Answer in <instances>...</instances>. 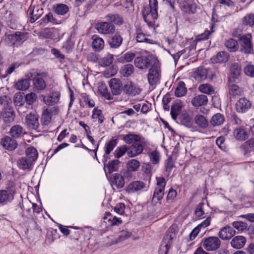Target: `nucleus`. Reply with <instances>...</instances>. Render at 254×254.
Masks as SVG:
<instances>
[{
  "instance_id": "obj_1",
  "label": "nucleus",
  "mask_w": 254,
  "mask_h": 254,
  "mask_svg": "<svg viewBox=\"0 0 254 254\" xmlns=\"http://www.w3.org/2000/svg\"><path fill=\"white\" fill-rule=\"evenodd\" d=\"M149 5L144 7L142 14L144 21L150 26L154 25L155 20L158 18L157 0H149Z\"/></svg>"
},
{
  "instance_id": "obj_2",
  "label": "nucleus",
  "mask_w": 254,
  "mask_h": 254,
  "mask_svg": "<svg viewBox=\"0 0 254 254\" xmlns=\"http://www.w3.org/2000/svg\"><path fill=\"white\" fill-rule=\"evenodd\" d=\"M27 33H8L6 34L5 42L8 45H19L26 39Z\"/></svg>"
},
{
  "instance_id": "obj_3",
  "label": "nucleus",
  "mask_w": 254,
  "mask_h": 254,
  "mask_svg": "<svg viewBox=\"0 0 254 254\" xmlns=\"http://www.w3.org/2000/svg\"><path fill=\"white\" fill-rule=\"evenodd\" d=\"M221 245V241L217 237L211 236L203 239L202 246L207 251H215Z\"/></svg>"
},
{
  "instance_id": "obj_4",
  "label": "nucleus",
  "mask_w": 254,
  "mask_h": 254,
  "mask_svg": "<svg viewBox=\"0 0 254 254\" xmlns=\"http://www.w3.org/2000/svg\"><path fill=\"white\" fill-rule=\"evenodd\" d=\"M146 141L145 139H143L141 141L133 143L129 146H127L128 156L133 158L142 153Z\"/></svg>"
},
{
  "instance_id": "obj_5",
  "label": "nucleus",
  "mask_w": 254,
  "mask_h": 254,
  "mask_svg": "<svg viewBox=\"0 0 254 254\" xmlns=\"http://www.w3.org/2000/svg\"><path fill=\"white\" fill-rule=\"evenodd\" d=\"M251 35H239V42L241 46V51L246 54L251 53L253 51V48L251 43Z\"/></svg>"
},
{
  "instance_id": "obj_6",
  "label": "nucleus",
  "mask_w": 254,
  "mask_h": 254,
  "mask_svg": "<svg viewBox=\"0 0 254 254\" xmlns=\"http://www.w3.org/2000/svg\"><path fill=\"white\" fill-rule=\"evenodd\" d=\"M61 97V93L59 91L52 92L49 95H42L40 98L43 102L47 106H53L59 102Z\"/></svg>"
},
{
  "instance_id": "obj_7",
  "label": "nucleus",
  "mask_w": 254,
  "mask_h": 254,
  "mask_svg": "<svg viewBox=\"0 0 254 254\" xmlns=\"http://www.w3.org/2000/svg\"><path fill=\"white\" fill-rule=\"evenodd\" d=\"M160 71L159 68L157 65L152 66L149 70L148 74V80L149 83L153 85L156 84L159 80Z\"/></svg>"
},
{
  "instance_id": "obj_8",
  "label": "nucleus",
  "mask_w": 254,
  "mask_h": 254,
  "mask_svg": "<svg viewBox=\"0 0 254 254\" xmlns=\"http://www.w3.org/2000/svg\"><path fill=\"white\" fill-rule=\"evenodd\" d=\"M59 112V109L57 107H53L50 109H44L42 112L41 117V122L43 125H49L52 120V116L53 114H57Z\"/></svg>"
},
{
  "instance_id": "obj_9",
  "label": "nucleus",
  "mask_w": 254,
  "mask_h": 254,
  "mask_svg": "<svg viewBox=\"0 0 254 254\" xmlns=\"http://www.w3.org/2000/svg\"><path fill=\"white\" fill-rule=\"evenodd\" d=\"M25 123L29 128L37 129L39 126L38 116L36 114L29 113L25 117Z\"/></svg>"
},
{
  "instance_id": "obj_10",
  "label": "nucleus",
  "mask_w": 254,
  "mask_h": 254,
  "mask_svg": "<svg viewBox=\"0 0 254 254\" xmlns=\"http://www.w3.org/2000/svg\"><path fill=\"white\" fill-rule=\"evenodd\" d=\"M134 64L138 68L147 69L151 64V60L149 56L137 57L134 59Z\"/></svg>"
},
{
  "instance_id": "obj_11",
  "label": "nucleus",
  "mask_w": 254,
  "mask_h": 254,
  "mask_svg": "<svg viewBox=\"0 0 254 254\" xmlns=\"http://www.w3.org/2000/svg\"><path fill=\"white\" fill-rule=\"evenodd\" d=\"M141 89L131 81L127 83L124 87L125 92L130 96L138 95L141 92Z\"/></svg>"
},
{
  "instance_id": "obj_12",
  "label": "nucleus",
  "mask_w": 254,
  "mask_h": 254,
  "mask_svg": "<svg viewBox=\"0 0 254 254\" xmlns=\"http://www.w3.org/2000/svg\"><path fill=\"white\" fill-rule=\"evenodd\" d=\"M109 86L112 92L115 95L120 94L122 91V83L119 79H111L109 81Z\"/></svg>"
},
{
  "instance_id": "obj_13",
  "label": "nucleus",
  "mask_w": 254,
  "mask_h": 254,
  "mask_svg": "<svg viewBox=\"0 0 254 254\" xmlns=\"http://www.w3.org/2000/svg\"><path fill=\"white\" fill-rule=\"evenodd\" d=\"M145 187V184L141 181H135L130 183L126 189L128 193H134L142 190Z\"/></svg>"
},
{
  "instance_id": "obj_14",
  "label": "nucleus",
  "mask_w": 254,
  "mask_h": 254,
  "mask_svg": "<svg viewBox=\"0 0 254 254\" xmlns=\"http://www.w3.org/2000/svg\"><path fill=\"white\" fill-rule=\"evenodd\" d=\"M229 58V55L227 52H220L213 56L210 60L213 64H225L228 62Z\"/></svg>"
},
{
  "instance_id": "obj_15",
  "label": "nucleus",
  "mask_w": 254,
  "mask_h": 254,
  "mask_svg": "<svg viewBox=\"0 0 254 254\" xmlns=\"http://www.w3.org/2000/svg\"><path fill=\"white\" fill-rule=\"evenodd\" d=\"M251 106L250 102L246 98H240L236 104V109L239 113H244L247 111Z\"/></svg>"
},
{
  "instance_id": "obj_16",
  "label": "nucleus",
  "mask_w": 254,
  "mask_h": 254,
  "mask_svg": "<svg viewBox=\"0 0 254 254\" xmlns=\"http://www.w3.org/2000/svg\"><path fill=\"white\" fill-rule=\"evenodd\" d=\"M95 29L98 32H114L115 26L110 22H100L96 23Z\"/></svg>"
},
{
  "instance_id": "obj_17",
  "label": "nucleus",
  "mask_w": 254,
  "mask_h": 254,
  "mask_svg": "<svg viewBox=\"0 0 254 254\" xmlns=\"http://www.w3.org/2000/svg\"><path fill=\"white\" fill-rule=\"evenodd\" d=\"M235 234V231L230 226L222 228L219 232V236L222 240L231 238Z\"/></svg>"
},
{
  "instance_id": "obj_18",
  "label": "nucleus",
  "mask_w": 254,
  "mask_h": 254,
  "mask_svg": "<svg viewBox=\"0 0 254 254\" xmlns=\"http://www.w3.org/2000/svg\"><path fill=\"white\" fill-rule=\"evenodd\" d=\"M14 192L11 190H0V204H5L13 199Z\"/></svg>"
},
{
  "instance_id": "obj_19",
  "label": "nucleus",
  "mask_w": 254,
  "mask_h": 254,
  "mask_svg": "<svg viewBox=\"0 0 254 254\" xmlns=\"http://www.w3.org/2000/svg\"><path fill=\"white\" fill-rule=\"evenodd\" d=\"M246 243V238L242 236L234 237L231 241V246L234 249H240L244 247Z\"/></svg>"
},
{
  "instance_id": "obj_20",
  "label": "nucleus",
  "mask_w": 254,
  "mask_h": 254,
  "mask_svg": "<svg viewBox=\"0 0 254 254\" xmlns=\"http://www.w3.org/2000/svg\"><path fill=\"white\" fill-rule=\"evenodd\" d=\"M144 139L140 135L134 133H129L127 134L124 135L123 137V140L127 144H133L142 140Z\"/></svg>"
},
{
  "instance_id": "obj_21",
  "label": "nucleus",
  "mask_w": 254,
  "mask_h": 254,
  "mask_svg": "<svg viewBox=\"0 0 254 254\" xmlns=\"http://www.w3.org/2000/svg\"><path fill=\"white\" fill-rule=\"evenodd\" d=\"M233 135L235 138L239 141H244L249 137L248 134L244 128L239 127L234 129Z\"/></svg>"
},
{
  "instance_id": "obj_22",
  "label": "nucleus",
  "mask_w": 254,
  "mask_h": 254,
  "mask_svg": "<svg viewBox=\"0 0 254 254\" xmlns=\"http://www.w3.org/2000/svg\"><path fill=\"white\" fill-rule=\"evenodd\" d=\"M2 146L7 150H13L17 147L16 141L9 136H6L1 140Z\"/></svg>"
},
{
  "instance_id": "obj_23",
  "label": "nucleus",
  "mask_w": 254,
  "mask_h": 254,
  "mask_svg": "<svg viewBox=\"0 0 254 254\" xmlns=\"http://www.w3.org/2000/svg\"><path fill=\"white\" fill-rule=\"evenodd\" d=\"M92 39V46L94 50L95 51L102 50L104 47V42L103 39L97 35H93Z\"/></svg>"
},
{
  "instance_id": "obj_24",
  "label": "nucleus",
  "mask_w": 254,
  "mask_h": 254,
  "mask_svg": "<svg viewBox=\"0 0 254 254\" xmlns=\"http://www.w3.org/2000/svg\"><path fill=\"white\" fill-rule=\"evenodd\" d=\"M9 133L13 138H19L23 134L24 129L20 125H14L11 127Z\"/></svg>"
},
{
  "instance_id": "obj_25",
  "label": "nucleus",
  "mask_w": 254,
  "mask_h": 254,
  "mask_svg": "<svg viewBox=\"0 0 254 254\" xmlns=\"http://www.w3.org/2000/svg\"><path fill=\"white\" fill-rule=\"evenodd\" d=\"M207 101V96L201 94L195 96L191 100V104L193 106L199 107L206 105Z\"/></svg>"
},
{
  "instance_id": "obj_26",
  "label": "nucleus",
  "mask_w": 254,
  "mask_h": 254,
  "mask_svg": "<svg viewBox=\"0 0 254 254\" xmlns=\"http://www.w3.org/2000/svg\"><path fill=\"white\" fill-rule=\"evenodd\" d=\"M134 67L132 64H127L121 67L120 73L122 76L127 77L131 75L134 72Z\"/></svg>"
},
{
  "instance_id": "obj_27",
  "label": "nucleus",
  "mask_w": 254,
  "mask_h": 254,
  "mask_svg": "<svg viewBox=\"0 0 254 254\" xmlns=\"http://www.w3.org/2000/svg\"><path fill=\"white\" fill-rule=\"evenodd\" d=\"M114 60V55L108 53L103 57H100L99 64L103 67L109 66L113 63Z\"/></svg>"
},
{
  "instance_id": "obj_28",
  "label": "nucleus",
  "mask_w": 254,
  "mask_h": 254,
  "mask_svg": "<svg viewBox=\"0 0 254 254\" xmlns=\"http://www.w3.org/2000/svg\"><path fill=\"white\" fill-rule=\"evenodd\" d=\"M194 121L195 124L199 127L206 128L208 123L205 117L201 115H197L194 117Z\"/></svg>"
},
{
  "instance_id": "obj_29",
  "label": "nucleus",
  "mask_w": 254,
  "mask_h": 254,
  "mask_svg": "<svg viewBox=\"0 0 254 254\" xmlns=\"http://www.w3.org/2000/svg\"><path fill=\"white\" fill-rule=\"evenodd\" d=\"M123 42V38L120 35H115L109 38L108 43L111 47L117 48L120 46Z\"/></svg>"
},
{
  "instance_id": "obj_30",
  "label": "nucleus",
  "mask_w": 254,
  "mask_h": 254,
  "mask_svg": "<svg viewBox=\"0 0 254 254\" xmlns=\"http://www.w3.org/2000/svg\"><path fill=\"white\" fill-rule=\"evenodd\" d=\"M14 86L18 90L24 91L29 88L30 82L28 79H21L17 81Z\"/></svg>"
},
{
  "instance_id": "obj_31",
  "label": "nucleus",
  "mask_w": 254,
  "mask_h": 254,
  "mask_svg": "<svg viewBox=\"0 0 254 254\" xmlns=\"http://www.w3.org/2000/svg\"><path fill=\"white\" fill-rule=\"evenodd\" d=\"M33 162L26 157H22L17 161V166L22 170L30 169Z\"/></svg>"
},
{
  "instance_id": "obj_32",
  "label": "nucleus",
  "mask_w": 254,
  "mask_h": 254,
  "mask_svg": "<svg viewBox=\"0 0 254 254\" xmlns=\"http://www.w3.org/2000/svg\"><path fill=\"white\" fill-rule=\"evenodd\" d=\"M187 92L185 84L183 81H180L175 91V95L178 97H181L186 95Z\"/></svg>"
},
{
  "instance_id": "obj_33",
  "label": "nucleus",
  "mask_w": 254,
  "mask_h": 254,
  "mask_svg": "<svg viewBox=\"0 0 254 254\" xmlns=\"http://www.w3.org/2000/svg\"><path fill=\"white\" fill-rule=\"evenodd\" d=\"M207 68L200 66L197 68L195 78L199 81H202L207 78Z\"/></svg>"
},
{
  "instance_id": "obj_34",
  "label": "nucleus",
  "mask_w": 254,
  "mask_h": 254,
  "mask_svg": "<svg viewBox=\"0 0 254 254\" xmlns=\"http://www.w3.org/2000/svg\"><path fill=\"white\" fill-rule=\"evenodd\" d=\"M14 118L15 115L12 108L9 107L4 109L3 120L5 123L12 122Z\"/></svg>"
},
{
  "instance_id": "obj_35",
  "label": "nucleus",
  "mask_w": 254,
  "mask_h": 254,
  "mask_svg": "<svg viewBox=\"0 0 254 254\" xmlns=\"http://www.w3.org/2000/svg\"><path fill=\"white\" fill-rule=\"evenodd\" d=\"M224 121V116L221 114L217 113L212 116L210 123L213 126H219L223 124Z\"/></svg>"
},
{
  "instance_id": "obj_36",
  "label": "nucleus",
  "mask_w": 254,
  "mask_h": 254,
  "mask_svg": "<svg viewBox=\"0 0 254 254\" xmlns=\"http://www.w3.org/2000/svg\"><path fill=\"white\" fill-rule=\"evenodd\" d=\"M54 11L59 15H64L69 10L68 6L63 3L57 4L53 6Z\"/></svg>"
},
{
  "instance_id": "obj_37",
  "label": "nucleus",
  "mask_w": 254,
  "mask_h": 254,
  "mask_svg": "<svg viewBox=\"0 0 254 254\" xmlns=\"http://www.w3.org/2000/svg\"><path fill=\"white\" fill-rule=\"evenodd\" d=\"M182 108L181 102H176L172 107L171 114L174 120H176Z\"/></svg>"
},
{
  "instance_id": "obj_38",
  "label": "nucleus",
  "mask_w": 254,
  "mask_h": 254,
  "mask_svg": "<svg viewBox=\"0 0 254 254\" xmlns=\"http://www.w3.org/2000/svg\"><path fill=\"white\" fill-rule=\"evenodd\" d=\"M26 157L33 162L37 159L38 152L34 147H30L26 149Z\"/></svg>"
},
{
  "instance_id": "obj_39",
  "label": "nucleus",
  "mask_w": 254,
  "mask_h": 254,
  "mask_svg": "<svg viewBox=\"0 0 254 254\" xmlns=\"http://www.w3.org/2000/svg\"><path fill=\"white\" fill-rule=\"evenodd\" d=\"M112 183L118 188H122L125 185L123 177L119 174H114L113 178Z\"/></svg>"
},
{
  "instance_id": "obj_40",
  "label": "nucleus",
  "mask_w": 254,
  "mask_h": 254,
  "mask_svg": "<svg viewBox=\"0 0 254 254\" xmlns=\"http://www.w3.org/2000/svg\"><path fill=\"white\" fill-rule=\"evenodd\" d=\"M140 166V162L134 159L129 160L127 163V167L129 171L132 172L137 171Z\"/></svg>"
},
{
  "instance_id": "obj_41",
  "label": "nucleus",
  "mask_w": 254,
  "mask_h": 254,
  "mask_svg": "<svg viewBox=\"0 0 254 254\" xmlns=\"http://www.w3.org/2000/svg\"><path fill=\"white\" fill-rule=\"evenodd\" d=\"M148 37L149 35H146L144 33H137L136 39L138 42H146L152 44H154L155 43V41L149 38Z\"/></svg>"
},
{
  "instance_id": "obj_42",
  "label": "nucleus",
  "mask_w": 254,
  "mask_h": 254,
  "mask_svg": "<svg viewBox=\"0 0 254 254\" xmlns=\"http://www.w3.org/2000/svg\"><path fill=\"white\" fill-rule=\"evenodd\" d=\"M180 120L182 124L186 127H190L192 125V116L188 113H184L180 116Z\"/></svg>"
},
{
  "instance_id": "obj_43",
  "label": "nucleus",
  "mask_w": 254,
  "mask_h": 254,
  "mask_svg": "<svg viewBox=\"0 0 254 254\" xmlns=\"http://www.w3.org/2000/svg\"><path fill=\"white\" fill-rule=\"evenodd\" d=\"M98 92L107 99H110V94L108 91V88L105 83L101 82L98 83Z\"/></svg>"
},
{
  "instance_id": "obj_44",
  "label": "nucleus",
  "mask_w": 254,
  "mask_h": 254,
  "mask_svg": "<svg viewBox=\"0 0 254 254\" xmlns=\"http://www.w3.org/2000/svg\"><path fill=\"white\" fill-rule=\"evenodd\" d=\"M225 45L230 52H235L239 49L237 42L233 39L227 40Z\"/></svg>"
},
{
  "instance_id": "obj_45",
  "label": "nucleus",
  "mask_w": 254,
  "mask_h": 254,
  "mask_svg": "<svg viewBox=\"0 0 254 254\" xmlns=\"http://www.w3.org/2000/svg\"><path fill=\"white\" fill-rule=\"evenodd\" d=\"M135 55L134 53L128 52L122 56L118 59V61L121 63H124V62L129 63L132 61V60L135 58Z\"/></svg>"
},
{
  "instance_id": "obj_46",
  "label": "nucleus",
  "mask_w": 254,
  "mask_h": 254,
  "mask_svg": "<svg viewBox=\"0 0 254 254\" xmlns=\"http://www.w3.org/2000/svg\"><path fill=\"white\" fill-rule=\"evenodd\" d=\"M33 82L35 88L38 90H44L46 87L44 80L41 77H38L34 78Z\"/></svg>"
},
{
  "instance_id": "obj_47",
  "label": "nucleus",
  "mask_w": 254,
  "mask_h": 254,
  "mask_svg": "<svg viewBox=\"0 0 254 254\" xmlns=\"http://www.w3.org/2000/svg\"><path fill=\"white\" fill-rule=\"evenodd\" d=\"M108 20L111 21L114 23L118 25H121L123 23V18L118 14H108L106 16Z\"/></svg>"
},
{
  "instance_id": "obj_48",
  "label": "nucleus",
  "mask_w": 254,
  "mask_h": 254,
  "mask_svg": "<svg viewBox=\"0 0 254 254\" xmlns=\"http://www.w3.org/2000/svg\"><path fill=\"white\" fill-rule=\"evenodd\" d=\"M92 117L96 121L97 120L99 124H102L103 122L104 117L101 110L94 108L92 111Z\"/></svg>"
},
{
  "instance_id": "obj_49",
  "label": "nucleus",
  "mask_w": 254,
  "mask_h": 254,
  "mask_svg": "<svg viewBox=\"0 0 254 254\" xmlns=\"http://www.w3.org/2000/svg\"><path fill=\"white\" fill-rule=\"evenodd\" d=\"M117 144V139H113L107 142L105 146V150L106 154H109Z\"/></svg>"
},
{
  "instance_id": "obj_50",
  "label": "nucleus",
  "mask_w": 254,
  "mask_h": 254,
  "mask_svg": "<svg viewBox=\"0 0 254 254\" xmlns=\"http://www.w3.org/2000/svg\"><path fill=\"white\" fill-rule=\"evenodd\" d=\"M11 103L10 97L6 95L0 96V108L5 109L9 108V104Z\"/></svg>"
},
{
  "instance_id": "obj_51",
  "label": "nucleus",
  "mask_w": 254,
  "mask_h": 254,
  "mask_svg": "<svg viewBox=\"0 0 254 254\" xmlns=\"http://www.w3.org/2000/svg\"><path fill=\"white\" fill-rule=\"evenodd\" d=\"M127 146L124 145L118 147L114 152V155L116 158H119L123 156L126 152L127 153Z\"/></svg>"
},
{
  "instance_id": "obj_52",
  "label": "nucleus",
  "mask_w": 254,
  "mask_h": 254,
  "mask_svg": "<svg viewBox=\"0 0 254 254\" xmlns=\"http://www.w3.org/2000/svg\"><path fill=\"white\" fill-rule=\"evenodd\" d=\"M198 89L201 92L207 94H211L214 92L213 87L208 84L200 85L198 87Z\"/></svg>"
},
{
  "instance_id": "obj_53",
  "label": "nucleus",
  "mask_w": 254,
  "mask_h": 254,
  "mask_svg": "<svg viewBox=\"0 0 254 254\" xmlns=\"http://www.w3.org/2000/svg\"><path fill=\"white\" fill-rule=\"evenodd\" d=\"M23 95L24 93L22 92H17L15 94L14 96V104L16 107L24 104Z\"/></svg>"
},
{
  "instance_id": "obj_54",
  "label": "nucleus",
  "mask_w": 254,
  "mask_h": 254,
  "mask_svg": "<svg viewBox=\"0 0 254 254\" xmlns=\"http://www.w3.org/2000/svg\"><path fill=\"white\" fill-rule=\"evenodd\" d=\"M242 91L237 85L232 84L229 87V94L233 96H241Z\"/></svg>"
},
{
  "instance_id": "obj_55",
  "label": "nucleus",
  "mask_w": 254,
  "mask_h": 254,
  "mask_svg": "<svg viewBox=\"0 0 254 254\" xmlns=\"http://www.w3.org/2000/svg\"><path fill=\"white\" fill-rule=\"evenodd\" d=\"M150 161L153 164H156L160 161V155L158 151L155 150L148 153Z\"/></svg>"
},
{
  "instance_id": "obj_56",
  "label": "nucleus",
  "mask_w": 254,
  "mask_h": 254,
  "mask_svg": "<svg viewBox=\"0 0 254 254\" xmlns=\"http://www.w3.org/2000/svg\"><path fill=\"white\" fill-rule=\"evenodd\" d=\"M120 161L118 160H112L109 162L107 165L108 172L111 173L117 170Z\"/></svg>"
},
{
  "instance_id": "obj_57",
  "label": "nucleus",
  "mask_w": 254,
  "mask_h": 254,
  "mask_svg": "<svg viewBox=\"0 0 254 254\" xmlns=\"http://www.w3.org/2000/svg\"><path fill=\"white\" fill-rule=\"evenodd\" d=\"M37 95L34 92L27 94L25 96V100L28 105H32L36 101Z\"/></svg>"
},
{
  "instance_id": "obj_58",
  "label": "nucleus",
  "mask_w": 254,
  "mask_h": 254,
  "mask_svg": "<svg viewBox=\"0 0 254 254\" xmlns=\"http://www.w3.org/2000/svg\"><path fill=\"white\" fill-rule=\"evenodd\" d=\"M244 72L247 76L254 78V65L248 63L244 68Z\"/></svg>"
},
{
  "instance_id": "obj_59",
  "label": "nucleus",
  "mask_w": 254,
  "mask_h": 254,
  "mask_svg": "<svg viewBox=\"0 0 254 254\" xmlns=\"http://www.w3.org/2000/svg\"><path fill=\"white\" fill-rule=\"evenodd\" d=\"M193 7L194 5L192 4L189 2L180 6V7L183 11L188 13H194L195 12V8H193Z\"/></svg>"
},
{
  "instance_id": "obj_60",
  "label": "nucleus",
  "mask_w": 254,
  "mask_h": 254,
  "mask_svg": "<svg viewBox=\"0 0 254 254\" xmlns=\"http://www.w3.org/2000/svg\"><path fill=\"white\" fill-rule=\"evenodd\" d=\"M164 195V190L155 189L152 199L157 201L161 200Z\"/></svg>"
},
{
  "instance_id": "obj_61",
  "label": "nucleus",
  "mask_w": 254,
  "mask_h": 254,
  "mask_svg": "<svg viewBox=\"0 0 254 254\" xmlns=\"http://www.w3.org/2000/svg\"><path fill=\"white\" fill-rule=\"evenodd\" d=\"M156 186L155 189L165 190L166 181L163 177H156Z\"/></svg>"
},
{
  "instance_id": "obj_62",
  "label": "nucleus",
  "mask_w": 254,
  "mask_h": 254,
  "mask_svg": "<svg viewBox=\"0 0 254 254\" xmlns=\"http://www.w3.org/2000/svg\"><path fill=\"white\" fill-rule=\"evenodd\" d=\"M82 98L86 105L88 107L92 108L95 106L94 101L90 98L89 95H87L86 94H83L82 95Z\"/></svg>"
},
{
  "instance_id": "obj_63",
  "label": "nucleus",
  "mask_w": 254,
  "mask_h": 254,
  "mask_svg": "<svg viewBox=\"0 0 254 254\" xmlns=\"http://www.w3.org/2000/svg\"><path fill=\"white\" fill-rule=\"evenodd\" d=\"M244 24L253 26L254 25V13L249 14L246 15L243 18Z\"/></svg>"
},
{
  "instance_id": "obj_64",
  "label": "nucleus",
  "mask_w": 254,
  "mask_h": 254,
  "mask_svg": "<svg viewBox=\"0 0 254 254\" xmlns=\"http://www.w3.org/2000/svg\"><path fill=\"white\" fill-rule=\"evenodd\" d=\"M231 70L232 73L234 75L235 77H237L240 75L241 68L240 65L238 64H232Z\"/></svg>"
}]
</instances>
